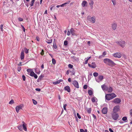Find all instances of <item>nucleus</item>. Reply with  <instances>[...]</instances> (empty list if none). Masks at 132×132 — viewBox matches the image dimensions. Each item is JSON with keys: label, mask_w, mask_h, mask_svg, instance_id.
I'll return each instance as SVG.
<instances>
[{"label": "nucleus", "mask_w": 132, "mask_h": 132, "mask_svg": "<svg viewBox=\"0 0 132 132\" xmlns=\"http://www.w3.org/2000/svg\"><path fill=\"white\" fill-rule=\"evenodd\" d=\"M80 132H85L84 130L82 129H80Z\"/></svg>", "instance_id": "nucleus-57"}, {"label": "nucleus", "mask_w": 132, "mask_h": 132, "mask_svg": "<svg viewBox=\"0 0 132 132\" xmlns=\"http://www.w3.org/2000/svg\"><path fill=\"white\" fill-rule=\"evenodd\" d=\"M21 69V68L20 67H19L18 68V71L19 72L20 71Z\"/></svg>", "instance_id": "nucleus-51"}, {"label": "nucleus", "mask_w": 132, "mask_h": 132, "mask_svg": "<svg viewBox=\"0 0 132 132\" xmlns=\"http://www.w3.org/2000/svg\"><path fill=\"white\" fill-rule=\"evenodd\" d=\"M30 75L32 77H34L35 79H37L38 76L33 71L31 72L30 73Z\"/></svg>", "instance_id": "nucleus-14"}, {"label": "nucleus", "mask_w": 132, "mask_h": 132, "mask_svg": "<svg viewBox=\"0 0 132 132\" xmlns=\"http://www.w3.org/2000/svg\"><path fill=\"white\" fill-rule=\"evenodd\" d=\"M71 34L73 36L76 35L75 31L73 28H71L70 30Z\"/></svg>", "instance_id": "nucleus-19"}, {"label": "nucleus", "mask_w": 132, "mask_h": 132, "mask_svg": "<svg viewBox=\"0 0 132 132\" xmlns=\"http://www.w3.org/2000/svg\"><path fill=\"white\" fill-rule=\"evenodd\" d=\"M109 131L111 132H113V131L112 130V129L111 128H110L109 129Z\"/></svg>", "instance_id": "nucleus-59"}, {"label": "nucleus", "mask_w": 132, "mask_h": 132, "mask_svg": "<svg viewBox=\"0 0 132 132\" xmlns=\"http://www.w3.org/2000/svg\"><path fill=\"white\" fill-rule=\"evenodd\" d=\"M18 128L20 131H22V126L21 125L18 126Z\"/></svg>", "instance_id": "nucleus-30"}, {"label": "nucleus", "mask_w": 132, "mask_h": 132, "mask_svg": "<svg viewBox=\"0 0 132 132\" xmlns=\"http://www.w3.org/2000/svg\"><path fill=\"white\" fill-rule=\"evenodd\" d=\"M103 79V76L102 75H100L98 77V79L96 80L97 82H99L102 81Z\"/></svg>", "instance_id": "nucleus-15"}, {"label": "nucleus", "mask_w": 132, "mask_h": 132, "mask_svg": "<svg viewBox=\"0 0 132 132\" xmlns=\"http://www.w3.org/2000/svg\"><path fill=\"white\" fill-rule=\"evenodd\" d=\"M101 88L102 90L104 91H107L108 87L105 84H103L101 86Z\"/></svg>", "instance_id": "nucleus-12"}, {"label": "nucleus", "mask_w": 132, "mask_h": 132, "mask_svg": "<svg viewBox=\"0 0 132 132\" xmlns=\"http://www.w3.org/2000/svg\"><path fill=\"white\" fill-rule=\"evenodd\" d=\"M73 84L75 87L77 88H79V86L78 82L76 80L73 81Z\"/></svg>", "instance_id": "nucleus-11"}, {"label": "nucleus", "mask_w": 132, "mask_h": 132, "mask_svg": "<svg viewBox=\"0 0 132 132\" xmlns=\"http://www.w3.org/2000/svg\"><path fill=\"white\" fill-rule=\"evenodd\" d=\"M108 93H111L113 91L112 88L111 87H109V88H108Z\"/></svg>", "instance_id": "nucleus-23"}, {"label": "nucleus", "mask_w": 132, "mask_h": 132, "mask_svg": "<svg viewBox=\"0 0 132 132\" xmlns=\"http://www.w3.org/2000/svg\"><path fill=\"white\" fill-rule=\"evenodd\" d=\"M69 71H67V72H66V74L67 75H68L69 74Z\"/></svg>", "instance_id": "nucleus-64"}, {"label": "nucleus", "mask_w": 132, "mask_h": 132, "mask_svg": "<svg viewBox=\"0 0 132 132\" xmlns=\"http://www.w3.org/2000/svg\"><path fill=\"white\" fill-rule=\"evenodd\" d=\"M106 52H103V55H102L103 57H104L105 55H106Z\"/></svg>", "instance_id": "nucleus-47"}, {"label": "nucleus", "mask_w": 132, "mask_h": 132, "mask_svg": "<svg viewBox=\"0 0 132 132\" xmlns=\"http://www.w3.org/2000/svg\"><path fill=\"white\" fill-rule=\"evenodd\" d=\"M22 78L23 81H24L26 79V77L24 75H23L22 76Z\"/></svg>", "instance_id": "nucleus-46"}, {"label": "nucleus", "mask_w": 132, "mask_h": 132, "mask_svg": "<svg viewBox=\"0 0 132 132\" xmlns=\"http://www.w3.org/2000/svg\"><path fill=\"white\" fill-rule=\"evenodd\" d=\"M94 2L92 0H91L89 2V4L90 6V7L91 9H93V5L94 4Z\"/></svg>", "instance_id": "nucleus-18"}, {"label": "nucleus", "mask_w": 132, "mask_h": 132, "mask_svg": "<svg viewBox=\"0 0 132 132\" xmlns=\"http://www.w3.org/2000/svg\"><path fill=\"white\" fill-rule=\"evenodd\" d=\"M36 91L39 92L40 91V89L39 88H36L35 89Z\"/></svg>", "instance_id": "nucleus-56"}, {"label": "nucleus", "mask_w": 132, "mask_h": 132, "mask_svg": "<svg viewBox=\"0 0 132 132\" xmlns=\"http://www.w3.org/2000/svg\"><path fill=\"white\" fill-rule=\"evenodd\" d=\"M98 75V73L95 72L93 73V75L94 77H96Z\"/></svg>", "instance_id": "nucleus-33"}, {"label": "nucleus", "mask_w": 132, "mask_h": 132, "mask_svg": "<svg viewBox=\"0 0 132 132\" xmlns=\"http://www.w3.org/2000/svg\"><path fill=\"white\" fill-rule=\"evenodd\" d=\"M129 113L130 115L132 117V109H131L129 111Z\"/></svg>", "instance_id": "nucleus-40"}, {"label": "nucleus", "mask_w": 132, "mask_h": 132, "mask_svg": "<svg viewBox=\"0 0 132 132\" xmlns=\"http://www.w3.org/2000/svg\"><path fill=\"white\" fill-rule=\"evenodd\" d=\"M52 63L54 64H55L56 63L55 60L54 59H52Z\"/></svg>", "instance_id": "nucleus-34"}, {"label": "nucleus", "mask_w": 132, "mask_h": 132, "mask_svg": "<svg viewBox=\"0 0 132 132\" xmlns=\"http://www.w3.org/2000/svg\"><path fill=\"white\" fill-rule=\"evenodd\" d=\"M104 62L107 65L110 66L112 67L116 65V64L112 60L108 58L104 59Z\"/></svg>", "instance_id": "nucleus-1"}, {"label": "nucleus", "mask_w": 132, "mask_h": 132, "mask_svg": "<svg viewBox=\"0 0 132 132\" xmlns=\"http://www.w3.org/2000/svg\"><path fill=\"white\" fill-rule=\"evenodd\" d=\"M68 81L69 82H70L71 81V80L70 78H69L68 79Z\"/></svg>", "instance_id": "nucleus-62"}, {"label": "nucleus", "mask_w": 132, "mask_h": 132, "mask_svg": "<svg viewBox=\"0 0 132 132\" xmlns=\"http://www.w3.org/2000/svg\"><path fill=\"white\" fill-rule=\"evenodd\" d=\"M59 83H60V81H58V80L57 81L54 82H53V84L55 85L56 84H59Z\"/></svg>", "instance_id": "nucleus-32"}, {"label": "nucleus", "mask_w": 132, "mask_h": 132, "mask_svg": "<svg viewBox=\"0 0 132 132\" xmlns=\"http://www.w3.org/2000/svg\"><path fill=\"white\" fill-rule=\"evenodd\" d=\"M18 19L19 21H22L23 20V19L22 18L20 17L18 18Z\"/></svg>", "instance_id": "nucleus-42"}, {"label": "nucleus", "mask_w": 132, "mask_h": 132, "mask_svg": "<svg viewBox=\"0 0 132 132\" xmlns=\"http://www.w3.org/2000/svg\"><path fill=\"white\" fill-rule=\"evenodd\" d=\"M88 65L89 67L92 68H95L96 67V65L95 62H92L91 64H90L89 63H88Z\"/></svg>", "instance_id": "nucleus-10"}, {"label": "nucleus", "mask_w": 132, "mask_h": 132, "mask_svg": "<svg viewBox=\"0 0 132 132\" xmlns=\"http://www.w3.org/2000/svg\"><path fill=\"white\" fill-rule=\"evenodd\" d=\"M121 102V100L119 98H116L114 99L112 102L116 104H118L120 103Z\"/></svg>", "instance_id": "nucleus-8"}, {"label": "nucleus", "mask_w": 132, "mask_h": 132, "mask_svg": "<svg viewBox=\"0 0 132 132\" xmlns=\"http://www.w3.org/2000/svg\"><path fill=\"white\" fill-rule=\"evenodd\" d=\"M70 31H68L67 35L68 36H69L70 35Z\"/></svg>", "instance_id": "nucleus-53"}, {"label": "nucleus", "mask_w": 132, "mask_h": 132, "mask_svg": "<svg viewBox=\"0 0 132 132\" xmlns=\"http://www.w3.org/2000/svg\"><path fill=\"white\" fill-rule=\"evenodd\" d=\"M68 67L69 68H72L73 67V66L71 64H69L68 65Z\"/></svg>", "instance_id": "nucleus-36"}, {"label": "nucleus", "mask_w": 132, "mask_h": 132, "mask_svg": "<svg viewBox=\"0 0 132 132\" xmlns=\"http://www.w3.org/2000/svg\"><path fill=\"white\" fill-rule=\"evenodd\" d=\"M70 2V1H68V3H63V4H61L60 5V6L61 7H63L64 5H65L69 3Z\"/></svg>", "instance_id": "nucleus-28"}, {"label": "nucleus", "mask_w": 132, "mask_h": 132, "mask_svg": "<svg viewBox=\"0 0 132 132\" xmlns=\"http://www.w3.org/2000/svg\"><path fill=\"white\" fill-rule=\"evenodd\" d=\"M87 19L93 23H94L95 21V16L91 17L90 16H88L87 17Z\"/></svg>", "instance_id": "nucleus-4"}, {"label": "nucleus", "mask_w": 132, "mask_h": 132, "mask_svg": "<svg viewBox=\"0 0 132 132\" xmlns=\"http://www.w3.org/2000/svg\"><path fill=\"white\" fill-rule=\"evenodd\" d=\"M119 116L118 113H114L112 114V119L114 120H116L118 119Z\"/></svg>", "instance_id": "nucleus-5"}, {"label": "nucleus", "mask_w": 132, "mask_h": 132, "mask_svg": "<svg viewBox=\"0 0 132 132\" xmlns=\"http://www.w3.org/2000/svg\"><path fill=\"white\" fill-rule=\"evenodd\" d=\"M21 27H22V29H23V31L24 32H25V28L22 25H21Z\"/></svg>", "instance_id": "nucleus-54"}, {"label": "nucleus", "mask_w": 132, "mask_h": 132, "mask_svg": "<svg viewBox=\"0 0 132 132\" xmlns=\"http://www.w3.org/2000/svg\"><path fill=\"white\" fill-rule=\"evenodd\" d=\"M35 0H32L31 2L30 5L31 6H32L33 5L34 3Z\"/></svg>", "instance_id": "nucleus-31"}, {"label": "nucleus", "mask_w": 132, "mask_h": 132, "mask_svg": "<svg viewBox=\"0 0 132 132\" xmlns=\"http://www.w3.org/2000/svg\"><path fill=\"white\" fill-rule=\"evenodd\" d=\"M117 96V95L114 93L108 94H106L105 96V99L106 100H110L113 99Z\"/></svg>", "instance_id": "nucleus-2"}, {"label": "nucleus", "mask_w": 132, "mask_h": 132, "mask_svg": "<svg viewBox=\"0 0 132 132\" xmlns=\"http://www.w3.org/2000/svg\"><path fill=\"white\" fill-rule=\"evenodd\" d=\"M37 68H36L35 69V72L37 73H38V74H39L40 73V71H39V72H37Z\"/></svg>", "instance_id": "nucleus-52"}, {"label": "nucleus", "mask_w": 132, "mask_h": 132, "mask_svg": "<svg viewBox=\"0 0 132 132\" xmlns=\"http://www.w3.org/2000/svg\"><path fill=\"white\" fill-rule=\"evenodd\" d=\"M64 89L65 90H67L68 92H69L70 91V88L69 86H67L64 87Z\"/></svg>", "instance_id": "nucleus-21"}, {"label": "nucleus", "mask_w": 132, "mask_h": 132, "mask_svg": "<svg viewBox=\"0 0 132 132\" xmlns=\"http://www.w3.org/2000/svg\"><path fill=\"white\" fill-rule=\"evenodd\" d=\"M107 108L106 107H105L103 109L102 112L103 114H105L107 112Z\"/></svg>", "instance_id": "nucleus-17"}, {"label": "nucleus", "mask_w": 132, "mask_h": 132, "mask_svg": "<svg viewBox=\"0 0 132 132\" xmlns=\"http://www.w3.org/2000/svg\"><path fill=\"white\" fill-rule=\"evenodd\" d=\"M14 103V102L12 100H11L9 102V103L10 104H12Z\"/></svg>", "instance_id": "nucleus-38"}, {"label": "nucleus", "mask_w": 132, "mask_h": 132, "mask_svg": "<svg viewBox=\"0 0 132 132\" xmlns=\"http://www.w3.org/2000/svg\"><path fill=\"white\" fill-rule=\"evenodd\" d=\"M22 126L23 127V129L25 131H27V124L23 121L22 122Z\"/></svg>", "instance_id": "nucleus-16"}, {"label": "nucleus", "mask_w": 132, "mask_h": 132, "mask_svg": "<svg viewBox=\"0 0 132 132\" xmlns=\"http://www.w3.org/2000/svg\"><path fill=\"white\" fill-rule=\"evenodd\" d=\"M87 86L86 85H85L84 86L83 88L85 89H86L87 88Z\"/></svg>", "instance_id": "nucleus-48"}, {"label": "nucleus", "mask_w": 132, "mask_h": 132, "mask_svg": "<svg viewBox=\"0 0 132 132\" xmlns=\"http://www.w3.org/2000/svg\"><path fill=\"white\" fill-rule=\"evenodd\" d=\"M32 100L33 101V103L34 104L36 105V104H37V102L35 100H34L33 99Z\"/></svg>", "instance_id": "nucleus-37"}, {"label": "nucleus", "mask_w": 132, "mask_h": 132, "mask_svg": "<svg viewBox=\"0 0 132 132\" xmlns=\"http://www.w3.org/2000/svg\"><path fill=\"white\" fill-rule=\"evenodd\" d=\"M53 47L55 49H56L57 48V46L55 44H53Z\"/></svg>", "instance_id": "nucleus-49"}, {"label": "nucleus", "mask_w": 132, "mask_h": 132, "mask_svg": "<svg viewBox=\"0 0 132 132\" xmlns=\"http://www.w3.org/2000/svg\"><path fill=\"white\" fill-rule=\"evenodd\" d=\"M3 24H1L0 25V28L1 30L2 31H3Z\"/></svg>", "instance_id": "nucleus-39"}, {"label": "nucleus", "mask_w": 132, "mask_h": 132, "mask_svg": "<svg viewBox=\"0 0 132 132\" xmlns=\"http://www.w3.org/2000/svg\"><path fill=\"white\" fill-rule=\"evenodd\" d=\"M127 119V118L126 117H124L122 118V120L123 121H126Z\"/></svg>", "instance_id": "nucleus-41"}, {"label": "nucleus", "mask_w": 132, "mask_h": 132, "mask_svg": "<svg viewBox=\"0 0 132 132\" xmlns=\"http://www.w3.org/2000/svg\"><path fill=\"white\" fill-rule=\"evenodd\" d=\"M52 39L50 40H47L46 41V43L48 44H50L52 42Z\"/></svg>", "instance_id": "nucleus-29"}, {"label": "nucleus", "mask_w": 132, "mask_h": 132, "mask_svg": "<svg viewBox=\"0 0 132 132\" xmlns=\"http://www.w3.org/2000/svg\"><path fill=\"white\" fill-rule=\"evenodd\" d=\"M32 70L31 69H27V72H30V73L32 71Z\"/></svg>", "instance_id": "nucleus-44"}, {"label": "nucleus", "mask_w": 132, "mask_h": 132, "mask_svg": "<svg viewBox=\"0 0 132 132\" xmlns=\"http://www.w3.org/2000/svg\"><path fill=\"white\" fill-rule=\"evenodd\" d=\"M86 110L88 113H90L92 110L91 108H87Z\"/></svg>", "instance_id": "nucleus-25"}, {"label": "nucleus", "mask_w": 132, "mask_h": 132, "mask_svg": "<svg viewBox=\"0 0 132 132\" xmlns=\"http://www.w3.org/2000/svg\"><path fill=\"white\" fill-rule=\"evenodd\" d=\"M88 60H85V64H87V62H88Z\"/></svg>", "instance_id": "nucleus-58"}, {"label": "nucleus", "mask_w": 132, "mask_h": 132, "mask_svg": "<svg viewBox=\"0 0 132 132\" xmlns=\"http://www.w3.org/2000/svg\"><path fill=\"white\" fill-rule=\"evenodd\" d=\"M111 1L113 6H115L116 4V0H111Z\"/></svg>", "instance_id": "nucleus-26"}, {"label": "nucleus", "mask_w": 132, "mask_h": 132, "mask_svg": "<svg viewBox=\"0 0 132 132\" xmlns=\"http://www.w3.org/2000/svg\"><path fill=\"white\" fill-rule=\"evenodd\" d=\"M64 45H67L68 44V41L67 40L64 41Z\"/></svg>", "instance_id": "nucleus-43"}, {"label": "nucleus", "mask_w": 132, "mask_h": 132, "mask_svg": "<svg viewBox=\"0 0 132 132\" xmlns=\"http://www.w3.org/2000/svg\"><path fill=\"white\" fill-rule=\"evenodd\" d=\"M93 118H94L95 119H96V116H95L94 114H93Z\"/></svg>", "instance_id": "nucleus-61"}, {"label": "nucleus", "mask_w": 132, "mask_h": 132, "mask_svg": "<svg viewBox=\"0 0 132 132\" xmlns=\"http://www.w3.org/2000/svg\"><path fill=\"white\" fill-rule=\"evenodd\" d=\"M113 56L115 57L120 58L121 57L122 55L120 53L117 52L113 54Z\"/></svg>", "instance_id": "nucleus-7"}, {"label": "nucleus", "mask_w": 132, "mask_h": 132, "mask_svg": "<svg viewBox=\"0 0 132 132\" xmlns=\"http://www.w3.org/2000/svg\"><path fill=\"white\" fill-rule=\"evenodd\" d=\"M88 93L89 95H91L93 94V92L90 90H88Z\"/></svg>", "instance_id": "nucleus-27"}, {"label": "nucleus", "mask_w": 132, "mask_h": 132, "mask_svg": "<svg viewBox=\"0 0 132 132\" xmlns=\"http://www.w3.org/2000/svg\"><path fill=\"white\" fill-rule=\"evenodd\" d=\"M117 24L115 23H113L111 24V27L113 30H115L117 28Z\"/></svg>", "instance_id": "nucleus-13"}, {"label": "nucleus", "mask_w": 132, "mask_h": 132, "mask_svg": "<svg viewBox=\"0 0 132 132\" xmlns=\"http://www.w3.org/2000/svg\"><path fill=\"white\" fill-rule=\"evenodd\" d=\"M24 50L25 53H27L28 52V50L26 48H24Z\"/></svg>", "instance_id": "nucleus-35"}, {"label": "nucleus", "mask_w": 132, "mask_h": 132, "mask_svg": "<svg viewBox=\"0 0 132 132\" xmlns=\"http://www.w3.org/2000/svg\"><path fill=\"white\" fill-rule=\"evenodd\" d=\"M87 44L90 46V41H88L87 42Z\"/></svg>", "instance_id": "nucleus-60"}, {"label": "nucleus", "mask_w": 132, "mask_h": 132, "mask_svg": "<svg viewBox=\"0 0 132 132\" xmlns=\"http://www.w3.org/2000/svg\"><path fill=\"white\" fill-rule=\"evenodd\" d=\"M20 58L21 60L23 59L24 58V55L23 51H22L21 53Z\"/></svg>", "instance_id": "nucleus-20"}, {"label": "nucleus", "mask_w": 132, "mask_h": 132, "mask_svg": "<svg viewBox=\"0 0 132 132\" xmlns=\"http://www.w3.org/2000/svg\"><path fill=\"white\" fill-rule=\"evenodd\" d=\"M67 105L66 104H64L63 105V108H64V109L65 110H66V106Z\"/></svg>", "instance_id": "nucleus-45"}, {"label": "nucleus", "mask_w": 132, "mask_h": 132, "mask_svg": "<svg viewBox=\"0 0 132 132\" xmlns=\"http://www.w3.org/2000/svg\"><path fill=\"white\" fill-rule=\"evenodd\" d=\"M116 43L122 48L124 47L126 45L125 42L121 40L116 42Z\"/></svg>", "instance_id": "nucleus-3"}, {"label": "nucleus", "mask_w": 132, "mask_h": 132, "mask_svg": "<svg viewBox=\"0 0 132 132\" xmlns=\"http://www.w3.org/2000/svg\"><path fill=\"white\" fill-rule=\"evenodd\" d=\"M87 4V3L86 1H84L81 4V5L83 7H84L85 6L86 4Z\"/></svg>", "instance_id": "nucleus-22"}, {"label": "nucleus", "mask_w": 132, "mask_h": 132, "mask_svg": "<svg viewBox=\"0 0 132 132\" xmlns=\"http://www.w3.org/2000/svg\"><path fill=\"white\" fill-rule=\"evenodd\" d=\"M96 100H97V98L94 97H92L91 99L93 103L95 102Z\"/></svg>", "instance_id": "nucleus-24"}, {"label": "nucleus", "mask_w": 132, "mask_h": 132, "mask_svg": "<svg viewBox=\"0 0 132 132\" xmlns=\"http://www.w3.org/2000/svg\"><path fill=\"white\" fill-rule=\"evenodd\" d=\"M120 110V106L119 105L116 106L113 108V111L114 113H116L119 111Z\"/></svg>", "instance_id": "nucleus-6"}, {"label": "nucleus", "mask_w": 132, "mask_h": 132, "mask_svg": "<svg viewBox=\"0 0 132 132\" xmlns=\"http://www.w3.org/2000/svg\"><path fill=\"white\" fill-rule=\"evenodd\" d=\"M23 104H20L16 108V110L17 113L19 112V111L23 107Z\"/></svg>", "instance_id": "nucleus-9"}, {"label": "nucleus", "mask_w": 132, "mask_h": 132, "mask_svg": "<svg viewBox=\"0 0 132 132\" xmlns=\"http://www.w3.org/2000/svg\"><path fill=\"white\" fill-rule=\"evenodd\" d=\"M44 51H43V50H42V52H41L40 53V54H41V55H43L44 54Z\"/></svg>", "instance_id": "nucleus-55"}, {"label": "nucleus", "mask_w": 132, "mask_h": 132, "mask_svg": "<svg viewBox=\"0 0 132 132\" xmlns=\"http://www.w3.org/2000/svg\"><path fill=\"white\" fill-rule=\"evenodd\" d=\"M77 116L78 117V118L79 119H80L81 118V116H80V115H79V114L78 113H77Z\"/></svg>", "instance_id": "nucleus-50"}, {"label": "nucleus", "mask_w": 132, "mask_h": 132, "mask_svg": "<svg viewBox=\"0 0 132 132\" xmlns=\"http://www.w3.org/2000/svg\"><path fill=\"white\" fill-rule=\"evenodd\" d=\"M103 57V56L102 55H101L99 56V58L100 59V58H101L102 57Z\"/></svg>", "instance_id": "nucleus-63"}]
</instances>
